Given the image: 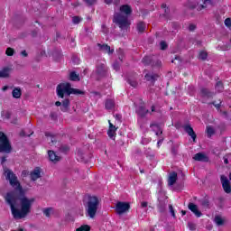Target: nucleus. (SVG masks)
<instances>
[{
	"instance_id": "62",
	"label": "nucleus",
	"mask_w": 231,
	"mask_h": 231,
	"mask_svg": "<svg viewBox=\"0 0 231 231\" xmlns=\"http://www.w3.org/2000/svg\"><path fill=\"white\" fill-rule=\"evenodd\" d=\"M154 111H156V106H154V105H153V106H152V113H154Z\"/></svg>"
},
{
	"instance_id": "42",
	"label": "nucleus",
	"mask_w": 231,
	"mask_h": 231,
	"mask_svg": "<svg viewBox=\"0 0 231 231\" xmlns=\"http://www.w3.org/2000/svg\"><path fill=\"white\" fill-rule=\"evenodd\" d=\"M60 152L66 153V152H68V151H69V146L62 145L60 147Z\"/></svg>"
},
{
	"instance_id": "1",
	"label": "nucleus",
	"mask_w": 231,
	"mask_h": 231,
	"mask_svg": "<svg viewBox=\"0 0 231 231\" xmlns=\"http://www.w3.org/2000/svg\"><path fill=\"white\" fill-rule=\"evenodd\" d=\"M5 201L10 205L11 212L14 219H23L28 214H30V210L32 209V205H33V201L35 199H29L26 197H23L20 199L21 210L15 208V203H17V199H15V195L14 193H7L5 196Z\"/></svg>"
},
{
	"instance_id": "40",
	"label": "nucleus",
	"mask_w": 231,
	"mask_h": 231,
	"mask_svg": "<svg viewBox=\"0 0 231 231\" xmlns=\"http://www.w3.org/2000/svg\"><path fill=\"white\" fill-rule=\"evenodd\" d=\"M223 102L221 100H219V103L218 104H216V101H212L210 103H208L209 105L211 106H214V107H216L217 111H219L221 109V104Z\"/></svg>"
},
{
	"instance_id": "53",
	"label": "nucleus",
	"mask_w": 231,
	"mask_h": 231,
	"mask_svg": "<svg viewBox=\"0 0 231 231\" xmlns=\"http://www.w3.org/2000/svg\"><path fill=\"white\" fill-rule=\"evenodd\" d=\"M21 56L22 57H28V52H26V51H21Z\"/></svg>"
},
{
	"instance_id": "5",
	"label": "nucleus",
	"mask_w": 231,
	"mask_h": 231,
	"mask_svg": "<svg viewBox=\"0 0 231 231\" xmlns=\"http://www.w3.org/2000/svg\"><path fill=\"white\" fill-rule=\"evenodd\" d=\"M113 23L118 24L121 30H125V28H129V26H131V23H129L127 16L119 13L114 15Z\"/></svg>"
},
{
	"instance_id": "26",
	"label": "nucleus",
	"mask_w": 231,
	"mask_h": 231,
	"mask_svg": "<svg viewBox=\"0 0 231 231\" xmlns=\"http://www.w3.org/2000/svg\"><path fill=\"white\" fill-rule=\"evenodd\" d=\"M13 98H21L23 96V90H21V88H14L12 91Z\"/></svg>"
},
{
	"instance_id": "22",
	"label": "nucleus",
	"mask_w": 231,
	"mask_h": 231,
	"mask_svg": "<svg viewBox=\"0 0 231 231\" xmlns=\"http://www.w3.org/2000/svg\"><path fill=\"white\" fill-rule=\"evenodd\" d=\"M115 106H116V103H115L114 99H106L105 108L106 109V111H111V109H115Z\"/></svg>"
},
{
	"instance_id": "13",
	"label": "nucleus",
	"mask_w": 231,
	"mask_h": 231,
	"mask_svg": "<svg viewBox=\"0 0 231 231\" xmlns=\"http://www.w3.org/2000/svg\"><path fill=\"white\" fill-rule=\"evenodd\" d=\"M193 160H195V162H202L204 163H208L210 162V159L208 158V156H207V154L203 152L196 153L193 156Z\"/></svg>"
},
{
	"instance_id": "27",
	"label": "nucleus",
	"mask_w": 231,
	"mask_h": 231,
	"mask_svg": "<svg viewBox=\"0 0 231 231\" xmlns=\"http://www.w3.org/2000/svg\"><path fill=\"white\" fill-rule=\"evenodd\" d=\"M10 77V69L8 67H5L2 70H0V79H8Z\"/></svg>"
},
{
	"instance_id": "2",
	"label": "nucleus",
	"mask_w": 231,
	"mask_h": 231,
	"mask_svg": "<svg viewBox=\"0 0 231 231\" xmlns=\"http://www.w3.org/2000/svg\"><path fill=\"white\" fill-rule=\"evenodd\" d=\"M56 91L60 98H64V94L68 95V97H69V95H86V91L71 88V83L69 82L59 84Z\"/></svg>"
},
{
	"instance_id": "46",
	"label": "nucleus",
	"mask_w": 231,
	"mask_h": 231,
	"mask_svg": "<svg viewBox=\"0 0 231 231\" xmlns=\"http://www.w3.org/2000/svg\"><path fill=\"white\" fill-rule=\"evenodd\" d=\"M224 23L227 28H231V18H226Z\"/></svg>"
},
{
	"instance_id": "55",
	"label": "nucleus",
	"mask_w": 231,
	"mask_h": 231,
	"mask_svg": "<svg viewBox=\"0 0 231 231\" xmlns=\"http://www.w3.org/2000/svg\"><path fill=\"white\" fill-rule=\"evenodd\" d=\"M22 176H23V178H26V176H28V171H22Z\"/></svg>"
},
{
	"instance_id": "38",
	"label": "nucleus",
	"mask_w": 231,
	"mask_h": 231,
	"mask_svg": "<svg viewBox=\"0 0 231 231\" xmlns=\"http://www.w3.org/2000/svg\"><path fill=\"white\" fill-rule=\"evenodd\" d=\"M207 134L208 136L210 138V136H212L213 134H215L216 131L214 130V128L212 126H207Z\"/></svg>"
},
{
	"instance_id": "6",
	"label": "nucleus",
	"mask_w": 231,
	"mask_h": 231,
	"mask_svg": "<svg viewBox=\"0 0 231 231\" xmlns=\"http://www.w3.org/2000/svg\"><path fill=\"white\" fill-rule=\"evenodd\" d=\"M0 152H12V144L5 133L0 132Z\"/></svg>"
},
{
	"instance_id": "16",
	"label": "nucleus",
	"mask_w": 231,
	"mask_h": 231,
	"mask_svg": "<svg viewBox=\"0 0 231 231\" xmlns=\"http://www.w3.org/2000/svg\"><path fill=\"white\" fill-rule=\"evenodd\" d=\"M214 95H216V93L210 91L208 88H203L200 89L201 98H208V99L214 98Z\"/></svg>"
},
{
	"instance_id": "19",
	"label": "nucleus",
	"mask_w": 231,
	"mask_h": 231,
	"mask_svg": "<svg viewBox=\"0 0 231 231\" xmlns=\"http://www.w3.org/2000/svg\"><path fill=\"white\" fill-rule=\"evenodd\" d=\"M109 128L107 131V134L110 138H115L116 136V126L113 125L111 121H108Z\"/></svg>"
},
{
	"instance_id": "31",
	"label": "nucleus",
	"mask_w": 231,
	"mask_h": 231,
	"mask_svg": "<svg viewBox=\"0 0 231 231\" xmlns=\"http://www.w3.org/2000/svg\"><path fill=\"white\" fill-rule=\"evenodd\" d=\"M200 204L204 208H210V200L207 198L200 200Z\"/></svg>"
},
{
	"instance_id": "54",
	"label": "nucleus",
	"mask_w": 231,
	"mask_h": 231,
	"mask_svg": "<svg viewBox=\"0 0 231 231\" xmlns=\"http://www.w3.org/2000/svg\"><path fill=\"white\" fill-rule=\"evenodd\" d=\"M147 205H148V203H147L146 201H143V202L141 203V207H142L143 208H147Z\"/></svg>"
},
{
	"instance_id": "48",
	"label": "nucleus",
	"mask_w": 231,
	"mask_h": 231,
	"mask_svg": "<svg viewBox=\"0 0 231 231\" xmlns=\"http://www.w3.org/2000/svg\"><path fill=\"white\" fill-rule=\"evenodd\" d=\"M113 68L116 71H118L120 69V64L118 63V61L114 62Z\"/></svg>"
},
{
	"instance_id": "9",
	"label": "nucleus",
	"mask_w": 231,
	"mask_h": 231,
	"mask_svg": "<svg viewBox=\"0 0 231 231\" xmlns=\"http://www.w3.org/2000/svg\"><path fill=\"white\" fill-rule=\"evenodd\" d=\"M208 5H212V0H202V3L198 2L197 5H189L188 8H189V10H194V8H197L199 12H201V10H205V8H207Z\"/></svg>"
},
{
	"instance_id": "33",
	"label": "nucleus",
	"mask_w": 231,
	"mask_h": 231,
	"mask_svg": "<svg viewBox=\"0 0 231 231\" xmlns=\"http://www.w3.org/2000/svg\"><path fill=\"white\" fill-rule=\"evenodd\" d=\"M215 89H217V91L218 93H221V91H223V89H225V86L223 85V82L222 81L217 82V84L215 86Z\"/></svg>"
},
{
	"instance_id": "35",
	"label": "nucleus",
	"mask_w": 231,
	"mask_h": 231,
	"mask_svg": "<svg viewBox=\"0 0 231 231\" xmlns=\"http://www.w3.org/2000/svg\"><path fill=\"white\" fill-rule=\"evenodd\" d=\"M161 8L164 10V15L167 17L171 14V9L167 6V4H162Z\"/></svg>"
},
{
	"instance_id": "36",
	"label": "nucleus",
	"mask_w": 231,
	"mask_h": 231,
	"mask_svg": "<svg viewBox=\"0 0 231 231\" xmlns=\"http://www.w3.org/2000/svg\"><path fill=\"white\" fill-rule=\"evenodd\" d=\"M14 54H15V50H14V48L8 47L5 50V55H7V57H14Z\"/></svg>"
},
{
	"instance_id": "12",
	"label": "nucleus",
	"mask_w": 231,
	"mask_h": 231,
	"mask_svg": "<svg viewBox=\"0 0 231 231\" xmlns=\"http://www.w3.org/2000/svg\"><path fill=\"white\" fill-rule=\"evenodd\" d=\"M96 73L100 78L106 77L107 75V67L104 63H99L97 65Z\"/></svg>"
},
{
	"instance_id": "21",
	"label": "nucleus",
	"mask_w": 231,
	"mask_h": 231,
	"mask_svg": "<svg viewBox=\"0 0 231 231\" xmlns=\"http://www.w3.org/2000/svg\"><path fill=\"white\" fill-rule=\"evenodd\" d=\"M48 154H49V160L51 162H53L54 163L57 162H60V156L57 155V153H55L54 151L49 150Z\"/></svg>"
},
{
	"instance_id": "41",
	"label": "nucleus",
	"mask_w": 231,
	"mask_h": 231,
	"mask_svg": "<svg viewBox=\"0 0 231 231\" xmlns=\"http://www.w3.org/2000/svg\"><path fill=\"white\" fill-rule=\"evenodd\" d=\"M52 211H53L52 208H47L43 210V214L44 216H46V217H50V216H51Z\"/></svg>"
},
{
	"instance_id": "15",
	"label": "nucleus",
	"mask_w": 231,
	"mask_h": 231,
	"mask_svg": "<svg viewBox=\"0 0 231 231\" xmlns=\"http://www.w3.org/2000/svg\"><path fill=\"white\" fill-rule=\"evenodd\" d=\"M184 131L187 133L189 136H190L193 140V142H196V138H198V134H196V132H194V128L190 126V125H184Z\"/></svg>"
},
{
	"instance_id": "51",
	"label": "nucleus",
	"mask_w": 231,
	"mask_h": 231,
	"mask_svg": "<svg viewBox=\"0 0 231 231\" xmlns=\"http://www.w3.org/2000/svg\"><path fill=\"white\" fill-rule=\"evenodd\" d=\"M171 154H173V156H176V154H178V148H176L175 146H172Z\"/></svg>"
},
{
	"instance_id": "56",
	"label": "nucleus",
	"mask_w": 231,
	"mask_h": 231,
	"mask_svg": "<svg viewBox=\"0 0 231 231\" xmlns=\"http://www.w3.org/2000/svg\"><path fill=\"white\" fill-rule=\"evenodd\" d=\"M162 143H163V140H159V141L157 142V147L160 148Z\"/></svg>"
},
{
	"instance_id": "44",
	"label": "nucleus",
	"mask_w": 231,
	"mask_h": 231,
	"mask_svg": "<svg viewBox=\"0 0 231 231\" xmlns=\"http://www.w3.org/2000/svg\"><path fill=\"white\" fill-rule=\"evenodd\" d=\"M88 6H93V5L97 4V0H83Z\"/></svg>"
},
{
	"instance_id": "25",
	"label": "nucleus",
	"mask_w": 231,
	"mask_h": 231,
	"mask_svg": "<svg viewBox=\"0 0 231 231\" xmlns=\"http://www.w3.org/2000/svg\"><path fill=\"white\" fill-rule=\"evenodd\" d=\"M158 74H145L144 78L148 82L154 84L158 80Z\"/></svg>"
},
{
	"instance_id": "10",
	"label": "nucleus",
	"mask_w": 231,
	"mask_h": 231,
	"mask_svg": "<svg viewBox=\"0 0 231 231\" xmlns=\"http://www.w3.org/2000/svg\"><path fill=\"white\" fill-rule=\"evenodd\" d=\"M69 105H70V102H69V99H68V98L64 99L62 102H60V101L55 102V106L57 107H60V111H62V113H67V111H69Z\"/></svg>"
},
{
	"instance_id": "58",
	"label": "nucleus",
	"mask_w": 231,
	"mask_h": 231,
	"mask_svg": "<svg viewBox=\"0 0 231 231\" xmlns=\"http://www.w3.org/2000/svg\"><path fill=\"white\" fill-rule=\"evenodd\" d=\"M150 127H160V125H158V124H154V123H152L151 125H150Z\"/></svg>"
},
{
	"instance_id": "3",
	"label": "nucleus",
	"mask_w": 231,
	"mask_h": 231,
	"mask_svg": "<svg viewBox=\"0 0 231 231\" xmlns=\"http://www.w3.org/2000/svg\"><path fill=\"white\" fill-rule=\"evenodd\" d=\"M98 205H100V200L97 196H89L85 208L86 214L90 219H94L97 216V211L98 210Z\"/></svg>"
},
{
	"instance_id": "8",
	"label": "nucleus",
	"mask_w": 231,
	"mask_h": 231,
	"mask_svg": "<svg viewBox=\"0 0 231 231\" xmlns=\"http://www.w3.org/2000/svg\"><path fill=\"white\" fill-rule=\"evenodd\" d=\"M130 209L131 204L129 202L118 201L116 204V212L119 216H122V214H125V212H129Z\"/></svg>"
},
{
	"instance_id": "14",
	"label": "nucleus",
	"mask_w": 231,
	"mask_h": 231,
	"mask_svg": "<svg viewBox=\"0 0 231 231\" xmlns=\"http://www.w3.org/2000/svg\"><path fill=\"white\" fill-rule=\"evenodd\" d=\"M188 208L196 216V217H201V216H203L201 211H199V209H198V205H196L192 202H189L188 204Z\"/></svg>"
},
{
	"instance_id": "39",
	"label": "nucleus",
	"mask_w": 231,
	"mask_h": 231,
	"mask_svg": "<svg viewBox=\"0 0 231 231\" xmlns=\"http://www.w3.org/2000/svg\"><path fill=\"white\" fill-rule=\"evenodd\" d=\"M127 82L130 86H132V88H138V81H136V79H128Z\"/></svg>"
},
{
	"instance_id": "24",
	"label": "nucleus",
	"mask_w": 231,
	"mask_h": 231,
	"mask_svg": "<svg viewBox=\"0 0 231 231\" xmlns=\"http://www.w3.org/2000/svg\"><path fill=\"white\" fill-rule=\"evenodd\" d=\"M120 12L125 14V15H131V14H133V9L129 5H124L120 6Z\"/></svg>"
},
{
	"instance_id": "50",
	"label": "nucleus",
	"mask_w": 231,
	"mask_h": 231,
	"mask_svg": "<svg viewBox=\"0 0 231 231\" xmlns=\"http://www.w3.org/2000/svg\"><path fill=\"white\" fill-rule=\"evenodd\" d=\"M188 30H189V32H194V30H196V24L190 23V24L189 25Z\"/></svg>"
},
{
	"instance_id": "11",
	"label": "nucleus",
	"mask_w": 231,
	"mask_h": 231,
	"mask_svg": "<svg viewBox=\"0 0 231 231\" xmlns=\"http://www.w3.org/2000/svg\"><path fill=\"white\" fill-rule=\"evenodd\" d=\"M220 180H221L222 187H223L226 194H230V192H231L230 180H228V179L225 175H222L220 177Z\"/></svg>"
},
{
	"instance_id": "60",
	"label": "nucleus",
	"mask_w": 231,
	"mask_h": 231,
	"mask_svg": "<svg viewBox=\"0 0 231 231\" xmlns=\"http://www.w3.org/2000/svg\"><path fill=\"white\" fill-rule=\"evenodd\" d=\"M106 5H111L113 3V0H104Z\"/></svg>"
},
{
	"instance_id": "32",
	"label": "nucleus",
	"mask_w": 231,
	"mask_h": 231,
	"mask_svg": "<svg viewBox=\"0 0 231 231\" xmlns=\"http://www.w3.org/2000/svg\"><path fill=\"white\" fill-rule=\"evenodd\" d=\"M215 223L217 226H223V225H225V220L221 217L216 216Z\"/></svg>"
},
{
	"instance_id": "47",
	"label": "nucleus",
	"mask_w": 231,
	"mask_h": 231,
	"mask_svg": "<svg viewBox=\"0 0 231 231\" xmlns=\"http://www.w3.org/2000/svg\"><path fill=\"white\" fill-rule=\"evenodd\" d=\"M72 23H74V24H79V23H80V17L79 16H74L72 18Z\"/></svg>"
},
{
	"instance_id": "23",
	"label": "nucleus",
	"mask_w": 231,
	"mask_h": 231,
	"mask_svg": "<svg viewBox=\"0 0 231 231\" xmlns=\"http://www.w3.org/2000/svg\"><path fill=\"white\" fill-rule=\"evenodd\" d=\"M178 181V173L176 171H172L170 173L169 179H168V185L171 187V185H174Z\"/></svg>"
},
{
	"instance_id": "45",
	"label": "nucleus",
	"mask_w": 231,
	"mask_h": 231,
	"mask_svg": "<svg viewBox=\"0 0 231 231\" xmlns=\"http://www.w3.org/2000/svg\"><path fill=\"white\" fill-rule=\"evenodd\" d=\"M188 228H189V230H191V231L196 230V224H194L192 222H189L188 223Z\"/></svg>"
},
{
	"instance_id": "63",
	"label": "nucleus",
	"mask_w": 231,
	"mask_h": 231,
	"mask_svg": "<svg viewBox=\"0 0 231 231\" xmlns=\"http://www.w3.org/2000/svg\"><path fill=\"white\" fill-rule=\"evenodd\" d=\"M196 44H197V46H201V41H197Z\"/></svg>"
},
{
	"instance_id": "61",
	"label": "nucleus",
	"mask_w": 231,
	"mask_h": 231,
	"mask_svg": "<svg viewBox=\"0 0 231 231\" xmlns=\"http://www.w3.org/2000/svg\"><path fill=\"white\" fill-rule=\"evenodd\" d=\"M7 89H8V86H4V87L2 88V91H7Z\"/></svg>"
},
{
	"instance_id": "57",
	"label": "nucleus",
	"mask_w": 231,
	"mask_h": 231,
	"mask_svg": "<svg viewBox=\"0 0 231 231\" xmlns=\"http://www.w3.org/2000/svg\"><path fill=\"white\" fill-rule=\"evenodd\" d=\"M138 125H140L141 129H143V124H142V119L138 120Z\"/></svg>"
},
{
	"instance_id": "34",
	"label": "nucleus",
	"mask_w": 231,
	"mask_h": 231,
	"mask_svg": "<svg viewBox=\"0 0 231 231\" xmlns=\"http://www.w3.org/2000/svg\"><path fill=\"white\" fill-rule=\"evenodd\" d=\"M207 57H208V53L205 51H200L199 53V60H207Z\"/></svg>"
},
{
	"instance_id": "59",
	"label": "nucleus",
	"mask_w": 231,
	"mask_h": 231,
	"mask_svg": "<svg viewBox=\"0 0 231 231\" xmlns=\"http://www.w3.org/2000/svg\"><path fill=\"white\" fill-rule=\"evenodd\" d=\"M6 162V156L1 157V163H5Z\"/></svg>"
},
{
	"instance_id": "17",
	"label": "nucleus",
	"mask_w": 231,
	"mask_h": 231,
	"mask_svg": "<svg viewBox=\"0 0 231 231\" xmlns=\"http://www.w3.org/2000/svg\"><path fill=\"white\" fill-rule=\"evenodd\" d=\"M97 46L101 51H106V53H108V55H113V53H115V50L113 49L111 50V46L106 43L104 44L97 43Z\"/></svg>"
},
{
	"instance_id": "4",
	"label": "nucleus",
	"mask_w": 231,
	"mask_h": 231,
	"mask_svg": "<svg viewBox=\"0 0 231 231\" xmlns=\"http://www.w3.org/2000/svg\"><path fill=\"white\" fill-rule=\"evenodd\" d=\"M4 176H5V180L9 181L11 187L16 190H19L20 192H23V186H21V182H19L17 175H15L12 170L5 169L4 171Z\"/></svg>"
},
{
	"instance_id": "29",
	"label": "nucleus",
	"mask_w": 231,
	"mask_h": 231,
	"mask_svg": "<svg viewBox=\"0 0 231 231\" xmlns=\"http://www.w3.org/2000/svg\"><path fill=\"white\" fill-rule=\"evenodd\" d=\"M166 207L167 204H165V201H160L159 204L157 205L158 212L163 214V212H165Z\"/></svg>"
},
{
	"instance_id": "7",
	"label": "nucleus",
	"mask_w": 231,
	"mask_h": 231,
	"mask_svg": "<svg viewBox=\"0 0 231 231\" xmlns=\"http://www.w3.org/2000/svg\"><path fill=\"white\" fill-rule=\"evenodd\" d=\"M144 66H152V68H160L162 61L156 56H144L142 60Z\"/></svg>"
},
{
	"instance_id": "49",
	"label": "nucleus",
	"mask_w": 231,
	"mask_h": 231,
	"mask_svg": "<svg viewBox=\"0 0 231 231\" xmlns=\"http://www.w3.org/2000/svg\"><path fill=\"white\" fill-rule=\"evenodd\" d=\"M169 208L172 217H176V213L174 212V208L172 207V205H170Z\"/></svg>"
},
{
	"instance_id": "37",
	"label": "nucleus",
	"mask_w": 231,
	"mask_h": 231,
	"mask_svg": "<svg viewBox=\"0 0 231 231\" xmlns=\"http://www.w3.org/2000/svg\"><path fill=\"white\" fill-rule=\"evenodd\" d=\"M91 226L89 225H83L80 227L77 228L76 231H90Z\"/></svg>"
},
{
	"instance_id": "52",
	"label": "nucleus",
	"mask_w": 231,
	"mask_h": 231,
	"mask_svg": "<svg viewBox=\"0 0 231 231\" xmlns=\"http://www.w3.org/2000/svg\"><path fill=\"white\" fill-rule=\"evenodd\" d=\"M114 116H115L116 120H117V122H122V115L116 114Z\"/></svg>"
},
{
	"instance_id": "43",
	"label": "nucleus",
	"mask_w": 231,
	"mask_h": 231,
	"mask_svg": "<svg viewBox=\"0 0 231 231\" xmlns=\"http://www.w3.org/2000/svg\"><path fill=\"white\" fill-rule=\"evenodd\" d=\"M161 50L165 51L167 48H169V45L164 41H162L160 42Z\"/></svg>"
},
{
	"instance_id": "30",
	"label": "nucleus",
	"mask_w": 231,
	"mask_h": 231,
	"mask_svg": "<svg viewBox=\"0 0 231 231\" xmlns=\"http://www.w3.org/2000/svg\"><path fill=\"white\" fill-rule=\"evenodd\" d=\"M136 30H137L138 33H143V32H145V23L139 22L137 23Z\"/></svg>"
},
{
	"instance_id": "28",
	"label": "nucleus",
	"mask_w": 231,
	"mask_h": 231,
	"mask_svg": "<svg viewBox=\"0 0 231 231\" xmlns=\"http://www.w3.org/2000/svg\"><path fill=\"white\" fill-rule=\"evenodd\" d=\"M69 80L72 82H79L80 81V75L77 74L76 71H71L69 73Z\"/></svg>"
},
{
	"instance_id": "64",
	"label": "nucleus",
	"mask_w": 231,
	"mask_h": 231,
	"mask_svg": "<svg viewBox=\"0 0 231 231\" xmlns=\"http://www.w3.org/2000/svg\"><path fill=\"white\" fill-rule=\"evenodd\" d=\"M181 214H182V216H186L187 215V211L186 210H181Z\"/></svg>"
},
{
	"instance_id": "20",
	"label": "nucleus",
	"mask_w": 231,
	"mask_h": 231,
	"mask_svg": "<svg viewBox=\"0 0 231 231\" xmlns=\"http://www.w3.org/2000/svg\"><path fill=\"white\" fill-rule=\"evenodd\" d=\"M148 113H149V110L145 108V106H140L136 110V114L138 115V116H140V118H145Z\"/></svg>"
},
{
	"instance_id": "18",
	"label": "nucleus",
	"mask_w": 231,
	"mask_h": 231,
	"mask_svg": "<svg viewBox=\"0 0 231 231\" xmlns=\"http://www.w3.org/2000/svg\"><path fill=\"white\" fill-rule=\"evenodd\" d=\"M32 181H37L41 178V168L37 167L30 173Z\"/></svg>"
}]
</instances>
